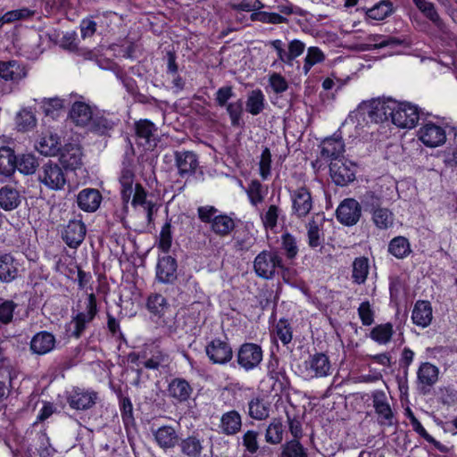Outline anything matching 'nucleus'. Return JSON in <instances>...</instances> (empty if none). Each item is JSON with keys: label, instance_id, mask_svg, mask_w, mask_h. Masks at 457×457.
<instances>
[{"label": "nucleus", "instance_id": "f257e3e1", "mask_svg": "<svg viewBox=\"0 0 457 457\" xmlns=\"http://www.w3.org/2000/svg\"><path fill=\"white\" fill-rule=\"evenodd\" d=\"M283 258L277 250H263L253 261V270L257 277L272 279L278 270H285Z\"/></svg>", "mask_w": 457, "mask_h": 457}, {"label": "nucleus", "instance_id": "f03ea898", "mask_svg": "<svg viewBox=\"0 0 457 457\" xmlns=\"http://www.w3.org/2000/svg\"><path fill=\"white\" fill-rule=\"evenodd\" d=\"M37 179L50 190H62L67 183L66 173L56 162L48 161L38 170Z\"/></svg>", "mask_w": 457, "mask_h": 457}, {"label": "nucleus", "instance_id": "7ed1b4c3", "mask_svg": "<svg viewBox=\"0 0 457 457\" xmlns=\"http://www.w3.org/2000/svg\"><path fill=\"white\" fill-rule=\"evenodd\" d=\"M393 123L398 128L412 129L420 120V109L409 102L394 101Z\"/></svg>", "mask_w": 457, "mask_h": 457}, {"label": "nucleus", "instance_id": "20e7f679", "mask_svg": "<svg viewBox=\"0 0 457 457\" xmlns=\"http://www.w3.org/2000/svg\"><path fill=\"white\" fill-rule=\"evenodd\" d=\"M97 313L96 298L94 294L87 295L85 310L78 312L71 320L74 329L71 332L72 337L79 338L87 325L93 321Z\"/></svg>", "mask_w": 457, "mask_h": 457}, {"label": "nucleus", "instance_id": "39448f33", "mask_svg": "<svg viewBox=\"0 0 457 457\" xmlns=\"http://www.w3.org/2000/svg\"><path fill=\"white\" fill-rule=\"evenodd\" d=\"M136 142L146 150H152L157 145L159 137L157 127L149 120H139L134 125Z\"/></svg>", "mask_w": 457, "mask_h": 457}, {"label": "nucleus", "instance_id": "423d86ee", "mask_svg": "<svg viewBox=\"0 0 457 457\" xmlns=\"http://www.w3.org/2000/svg\"><path fill=\"white\" fill-rule=\"evenodd\" d=\"M263 357L262 347L253 343L243 344L237 354L238 365L245 371L253 370L259 366Z\"/></svg>", "mask_w": 457, "mask_h": 457}, {"label": "nucleus", "instance_id": "0eeeda50", "mask_svg": "<svg viewBox=\"0 0 457 457\" xmlns=\"http://www.w3.org/2000/svg\"><path fill=\"white\" fill-rule=\"evenodd\" d=\"M277 52L278 60L288 66H294V61L302 55L305 49V44L298 39H293L288 43L287 49L284 48V43L280 39H275L269 43Z\"/></svg>", "mask_w": 457, "mask_h": 457}, {"label": "nucleus", "instance_id": "6e6552de", "mask_svg": "<svg viewBox=\"0 0 457 457\" xmlns=\"http://www.w3.org/2000/svg\"><path fill=\"white\" fill-rule=\"evenodd\" d=\"M292 214L298 219L305 218L313 208V199L310 190L300 187L290 191Z\"/></svg>", "mask_w": 457, "mask_h": 457}, {"label": "nucleus", "instance_id": "1a4fd4ad", "mask_svg": "<svg viewBox=\"0 0 457 457\" xmlns=\"http://www.w3.org/2000/svg\"><path fill=\"white\" fill-rule=\"evenodd\" d=\"M305 376L309 378L328 377L330 374L331 364L329 358L322 353L310 355L303 363Z\"/></svg>", "mask_w": 457, "mask_h": 457}, {"label": "nucleus", "instance_id": "9d476101", "mask_svg": "<svg viewBox=\"0 0 457 457\" xmlns=\"http://www.w3.org/2000/svg\"><path fill=\"white\" fill-rule=\"evenodd\" d=\"M329 171L332 180L337 186H346L355 179L354 165L343 158L331 162Z\"/></svg>", "mask_w": 457, "mask_h": 457}, {"label": "nucleus", "instance_id": "9b49d317", "mask_svg": "<svg viewBox=\"0 0 457 457\" xmlns=\"http://www.w3.org/2000/svg\"><path fill=\"white\" fill-rule=\"evenodd\" d=\"M205 353L214 364H226L231 361L233 351L230 345L220 338L212 339L205 346Z\"/></svg>", "mask_w": 457, "mask_h": 457}, {"label": "nucleus", "instance_id": "f8f14e48", "mask_svg": "<svg viewBox=\"0 0 457 457\" xmlns=\"http://www.w3.org/2000/svg\"><path fill=\"white\" fill-rule=\"evenodd\" d=\"M336 214L341 224L353 226L355 225L361 218V207L355 199L346 198L339 204Z\"/></svg>", "mask_w": 457, "mask_h": 457}, {"label": "nucleus", "instance_id": "ddd939ff", "mask_svg": "<svg viewBox=\"0 0 457 457\" xmlns=\"http://www.w3.org/2000/svg\"><path fill=\"white\" fill-rule=\"evenodd\" d=\"M28 67L17 61H0V79L13 84L20 83L28 76Z\"/></svg>", "mask_w": 457, "mask_h": 457}, {"label": "nucleus", "instance_id": "4468645a", "mask_svg": "<svg viewBox=\"0 0 457 457\" xmlns=\"http://www.w3.org/2000/svg\"><path fill=\"white\" fill-rule=\"evenodd\" d=\"M419 139L428 147H437L445 143V130L432 122L423 125L418 131Z\"/></svg>", "mask_w": 457, "mask_h": 457}, {"label": "nucleus", "instance_id": "2eb2a0df", "mask_svg": "<svg viewBox=\"0 0 457 457\" xmlns=\"http://www.w3.org/2000/svg\"><path fill=\"white\" fill-rule=\"evenodd\" d=\"M97 399V394L92 390L74 387L67 396L71 408L84 411L92 408Z\"/></svg>", "mask_w": 457, "mask_h": 457}, {"label": "nucleus", "instance_id": "dca6fc26", "mask_svg": "<svg viewBox=\"0 0 457 457\" xmlns=\"http://www.w3.org/2000/svg\"><path fill=\"white\" fill-rule=\"evenodd\" d=\"M175 164L181 178L194 175L199 166L197 154L193 151H176L174 153Z\"/></svg>", "mask_w": 457, "mask_h": 457}, {"label": "nucleus", "instance_id": "f3484780", "mask_svg": "<svg viewBox=\"0 0 457 457\" xmlns=\"http://www.w3.org/2000/svg\"><path fill=\"white\" fill-rule=\"evenodd\" d=\"M129 360L131 363L137 365L142 364L145 369L148 370H158L161 367H164L168 363V355L160 351L154 349L151 352V355L148 357L146 352L142 353H131L129 356Z\"/></svg>", "mask_w": 457, "mask_h": 457}, {"label": "nucleus", "instance_id": "a211bd4d", "mask_svg": "<svg viewBox=\"0 0 457 457\" xmlns=\"http://www.w3.org/2000/svg\"><path fill=\"white\" fill-rule=\"evenodd\" d=\"M86 233L85 224L81 220H72L64 227L62 238L70 248L76 249L84 241Z\"/></svg>", "mask_w": 457, "mask_h": 457}, {"label": "nucleus", "instance_id": "6ab92c4d", "mask_svg": "<svg viewBox=\"0 0 457 457\" xmlns=\"http://www.w3.org/2000/svg\"><path fill=\"white\" fill-rule=\"evenodd\" d=\"M325 218L317 213L305 225L307 230V243L312 249L322 248L325 242L323 224Z\"/></svg>", "mask_w": 457, "mask_h": 457}, {"label": "nucleus", "instance_id": "aec40b11", "mask_svg": "<svg viewBox=\"0 0 457 457\" xmlns=\"http://www.w3.org/2000/svg\"><path fill=\"white\" fill-rule=\"evenodd\" d=\"M177 261L166 255L159 258L156 266V279L162 284H172L177 279Z\"/></svg>", "mask_w": 457, "mask_h": 457}, {"label": "nucleus", "instance_id": "412c9836", "mask_svg": "<svg viewBox=\"0 0 457 457\" xmlns=\"http://www.w3.org/2000/svg\"><path fill=\"white\" fill-rule=\"evenodd\" d=\"M94 112L92 107L85 102L73 103L69 112V118L78 127H87L92 121Z\"/></svg>", "mask_w": 457, "mask_h": 457}, {"label": "nucleus", "instance_id": "4be33fe9", "mask_svg": "<svg viewBox=\"0 0 457 457\" xmlns=\"http://www.w3.org/2000/svg\"><path fill=\"white\" fill-rule=\"evenodd\" d=\"M439 370L430 362H422L417 371L420 389L426 394L438 380Z\"/></svg>", "mask_w": 457, "mask_h": 457}, {"label": "nucleus", "instance_id": "5701e85b", "mask_svg": "<svg viewBox=\"0 0 457 457\" xmlns=\"http://www.w3.org/2000/svg\"><path fill=\"white\" fill-rule=\"evenodd\" d=\"M372 403L379 422L384 425H392L394 414L385 392L375 391L372 394Z\"/></svg>", "mask_w": 457, "mask_h": 457}, {"label": "nucleus", "instance_id": "b1692460", "mask_svg": "<svg viewBox=\"0 0 457 457\" xmlns=\"http://www.w3.org/2000/svg\"><path fill=\"white\" fill-rule=\"evenodd\" d=\"M344 152L345 144L341 137H328L320 144V157L330 162L343 158Z\"/></svg>", "mask_w": 457, "mask_h": 457}, {"label": "nucleus", "instance_id": "393cba45", "mask_svg": "<svg viewBox=\"0 0 457 457\" xmlns=\"http://www.w3.org/2000/svg\"><path fill=\"white\" fill-rule=\"evenodd\" d=\"M55 343V337L52 333L40 331L33 336L29 348L33 353L44 355L54 349Z\"/></svg>", "mask_w": 457, "mask_h": 457}, {"label": "nucleus", "instance_id": "a878e982", "mask_svg": "<svg viewBox=\"0 0 457 457\" xmlns=\"http://www.w3.org/2000/svg\"><path fill=\"white\" fill-rule=\"evenodd\" d=\"M20 264L18 261L9 253L0 255V281L11 283L19 276Z\"/></svg>", "mask_w": 457, "mask_h": 457}, {"label": "nucleus", "instance_id": "bb28decb", "mask_svg": "<svg viewBox=\"0 0 457 457\" xmlns=\"http://www.w3.org/2000/svg\"><path fill=\"white\" fill-rule=\"evenodd\" d=\"M167 391L170 397L179 403H184L190 398L193 388L185 378H176L169 383Z\"/></svg>", "mask_w": 457, "mask_h": 457}, {"label": "nucleus", "instance_id": "cd10ccee", "mask_svg": "<svg viewBox=\"0 0 457 457\" xmlns=\"http://www.w3.org/2000/svg\"><path fill=\"white\" fill-rule=\"evenodd\" d=\"M22 201L21 192L11 185L4 186L0 188V207L11 212L20 206Z\"/></svg>", "mask_w": 457, "mask_h": 457}, {"label": "nucleus", "instance_id": "c85d7f7f", "mask_svg": "<svg viewBox=\"0 0 457 457\" xmlns=\"http://www.w3.org/2000/svg\"><path fill=\"white\" fill-rule=\"evenodd\" d=\"M102 201L100 192L93 188H86L81 190L78 196L77 202L79 208L85 212H92L98 209Z\"/></svg>", "mask_w": 457, "mask_h": 457}, {"label": "nucleus", "instance_id": "c756f323", "mask_svg": "<svg viewBox=\"0 0 457 457\" xmlns=\"http://www.w3.org/2000/svg\"><path fill=\"white\" fill-rule=\"evenodd\" d=\"M60 162L63 167L76 170L82 164V151L78 145H68L60 154Z\"/></svg>", "mask_w": 457, "mask_h": 457}, {"label": "nucleus", "instance_id": "7c9ffc66", "mask_svg": "<svg viewBox=\"0 0 457 457\" xmlns=\"http://www.w3.org/2000/svg\"><path fill=\"white\" fill-rule=\"evenodd\" d=\"M248 415L255 420H265L270 416V403L262 396H254L250 399L247 404Z\"/></svg>", "mask_w": 457, "mask_h": 457}, {"label": "nucleus", "instance_id": "2f4dec72", "mask_svg": "<svg viewBox=\"0 0 457 457\" xmlns=\"http://www.w3.org/2000/svg\"><path fill=\"white\" fill-rule=\"evenodd\" d=\"M242 427V417L238 411L232 410L221 415L220 430L226 436H233L238 433Z\"/></svg>", "mask_w": 457, "mask_h": 457}, {"label": "nucleus", "instance_id": "473e14b6", "mask_svg": "<svg viewBox=\"0 0 457 457\" xmlns=\"http://www.w3.org/2000/svg\"><path fill=\"white\" fill-rule=\"evenodd\" d=\"M432 307L428 301H418L411 313L414 324L421 328H427L432 321Z\"/></svg>", "mask_w": 457, "mask_h": 457}, {"label": "nucleus", "instance_id": "72a5a7b5", "mask_svg": "<svg viewBox=\"0 0 457 457\" xmlns=\"http://www.w3.org/2000/svg\"><path fill=\"white\" fill-rule=\"evenodd\" d=\"M35 148L43 155H55L60 150V138L56 134H45L36 141Z\"/></svg>", "mask_w": 457, "mask_h": 457}, {"label": "nucleus", "instance_id": "f704fd0d", "mask_svg": "<svg viewBox=\"0 0 457 457\" xmlns=\"http://www.w3.org/2000/svg\"><path fill=\"white\" fill-rule=\"evenodd\" d=\"M154 439L157 445L163 449L174 447L178 441L179 436L171 426H162L154 432Z\"/></svg>", "mask_w": 457, "mask_h": 457}, {"label": "nucleus", "instance_id": "c9c22d12", "mask_svg": "<svg viewBox=\"0 0 457 457\" xmlns=\"http://www.w3.org/2000/svg\"><path fill=\"white\" fill-rule=\"evenodd\" d=\"M395 100L388 99L383 102H378L374 104L369 112L370 118L375 122H383L389 118L393 121L394 105L392 104Z\"/></svg>", "mask_w": 457, "mask_h": 457}, {"label": "nucleus", "instance_id": "e433bc0d", "mask_svg": "<svg viewBox=\"0 0 457 457\" xmlns=\"http://www.w3.org/2000/svg\"><path fill=\"white\" fill-rule=\"evenodd\" d=\"M134 171L129 165H124L119 181L121 187V198L125 204H128L133 193Z\"/></svg>", "mask_w": 457, "mask_h": 457}, {"label": "nucleus", "instance_id": "4c0bfd02", "mask_svg": "<svg viewBox=\"0 0 457 457\" xmlns=\"http://www.w3.org/2000/svg\"><path fill=\"white\" fill-rule=\"evenodd\" d=\"M17 156L14 151L8 146L0 148V174L11 176L17 166Z\"/></svg>", "mask_w": 457, "mask_h": 457}, {"label": "nucleus", "instance_id": "58836bf2", "mask_svg": "<svg viewBox=\"0 0 457 457\" xmlns=\"http://www.w3.org/2000/svg\"><path fill=\"white\" fill-rule=\"evenodd\" d=\"M131 196H133L131 201L132 205L143 206L146 212V218L150 222L155 204L150 201H146L147 194L145 188L140 184H136Z\"/></svg>", "mask_w": 457, "mask_h": 457}, {"label": "nucleus", "instance_id": "ea45409f", "mask_svg": "<svg viewBox=\"0 0 457 457\" xmlns=\"http://www.w3.org/2000/svg\"><path fill=\"white\" fill-rule=\"evenodd\" d=\"M235 227L234 220L227 214H219L211 224L212 231L221 237L228 236Z\"/></svg>", "mask_w": 457, "mask_h": 457}, {"label": "nucleus", "instance_id": "a19ab883", "mask_svg": "<svg viewBox=\"0 0 457 457\" xmlns=\"http://www.w3.org/2000/svg\"><path fill=\"white\" fill-rule=\"evenodd\" d=\"M265 107V96L261 89L249 92L245 103L246 111L253 116L260 114Z\"/></svg>", "mask_w": 457, "mask_h": 457}, {"label": "nucleus", "instance_id": "79ce46f5", "mask_svg": "<svg viewBox=\"0 0 457 457\" xmlns=\"http://www.w3.org/2000/svg\"><path fill=\"white\" fill-rule=\"evenodd\" d=\"M388 252L397 259L405 258L411 252L409 240L401 236L394 237L388 245Z\"/></svg>", "mask_w": 457, "mask_h": 457}, {"label": "nucleus", "instance_id": "37998d69", "mask_svg": "<svg viewBox=\"0 0 457 457\" xmlns=\"http://www.w3.org/2000/svg\"><path fill=\"white\" fill-rule=\"evenodd\" d=\"M371 219L378 228L387 229L393 226L395 215L388 208L381 207L371 212Z\"/></svg>", "mask_w": 457, "mask_h": 457}, {"label": "nucleus", "instance_id": "c03bdc74", "mask_svg": "<svg viewBox=\"0 0 457 457\" xmlns=\"http://www.w3.org/2000/svg\"><path fill=\"white\" fill-rule=\"evenodd\" d=\"M16 169L25 175L34 174L39 166L37 157L32 154H23L17 157Z\"/></svg>", "mask_w": 457, "mask_h": 457}, {"label": "nucleus", "instance_id": "a18cd8bd", "mask_svg": "<svg viewBox=\"0 0 457 457\" xmlns=\"http://www.w3.org/2000/svg\"><path fill=\"white\" fill-rule=\"evenodd\" d=\"M393 325L391 323L379 324L370 331V338L379 345L390 342L393 336Z\"/></svg>", "mask_w": 457, "mask_h": 457}, {"label": "nucleus", "instance_id": "49530a36", "mask_svg": "<svg viewBox=\"0 0 457 457\" xmlns=\"http://www.w3.org/2000/svg\"><path fill=\"white\" fill-rule=\"evenodd\" d=\"M417 6V8L429 20L431 21L436 27L441 28L443 25V21L440 18L438 12H436L435 5L431 2H428L427 0H412Z\"/></svg>", "mask_w": 457, "mask_h": 457}, {"label": "nucleus", "instance_id": "de8ad7c7", "mask_svg": "<svg viewBox=\"0 0 457 457\" xmlns=\"http://www.w3.org/2000/svg\"><path fill=\"white\" fill-rule=\"evenodd\" d=\"M284 427L280 420L274 419L267 427L265 440L271 445H278L283 439Z\"/></svg>", "mask_w": 457, "mask_h": 457}, {"label": "nucleus", "instance_id": "09e8293b", "mask_svg": "<svg viewBox=\"0 0 457 457\" xmlns=\"http://www.w3.org/2000/svg\"><path fill=\"white\" fill-rule=\"evenodd\" d=\"M369 273V261L365 257L356 258L353 263L352 278L353 282L361 285L366 281Z\"/></svg>", "mask_w": 457, "mask_h": 457}, {"label": "nucleus", "instance_id": "8fccbe9b", "mask_svg": "<svg viewBox=\"0 0 457 457\" xmlns=\"http://www.w3.org/2000/svg\"><path fill=\"white\" fill-rule=\"evenodd\" d=\"M325 60L323 52L317 46H311L307 49V54L304 58L303 70L304 74H308L311 69L318 63Z\"/></svg>", "mask_w": 457, "mask_h": 457}, {"label": "nucleus", "instance_id": "3c124183", "mask_svg": "<svg viewBox=\"0 0 457 457\" xmlns=\"http://www.w3.org/2000/svg\"><path fill=\"white\" fill-rule=\"evenodd\" d=\"M281 448V457H308L306 449L296 439L287 442Z\"/></svg>", "mask_w": 457, "mask_h": 457}, {"label": "nucleus", "instance_id": "603ef678", "mask_svg": "<svg viewBox=\"0 0 457 457\" xmlns=\"http://www.w3.org/2000/svg\"><path fill=\"white\" fill-rule=\"evenodd\" d=\"M147 309L150 312L161 316L168 307L165 297L161 294H151L146 302Z\"/></svg>", "mask_w": 457, "mask_h": 457}, {"label": "nucleus", "instance_id": "864d4df0", "mask_svg": "<svg viewBox=\"0 0 457 457\" xmlns=\"http://www.w3.org/2000/svg\"><path fill=\"white\" fill-rule=\"evenodd\" d=\"M181 452L187 457H202L201 442L193 436L184 439L180 444Z\"/></svg>", "mask_w": 457, "mask_h": 457}, {"label": "nucleus", "instance_id": "5fc2aeb1", "mask_svg": "<svg viewBox=\"0 0 457 457\" xmlns=\"http://www.w3.org/2000/svg\"><path fill=\"white\" fill-rule=\"evenodd\" d=\"M113 127V122L103 115L94 113L92 121L90 122L88 129L96 133L104 135Z\"/></svg>", "mask_w": 457, "mask_h": 457}, {"label": "nucleus", "instance_id": "6e6d98bb", "mask_svg": "<svg viewBox=\"0 0 457 457\" xmlns=\"http://www.w3.org/2000/svg\"><path fill=\"white\" fill-rule=\"evenodd\" d=\"M281 248L287 259L293 260L298 254V245L295 237L288 232L281 236Z\"/></svg>", "mask_w": 457, "mask_h": 457}, {"label": "nucleus", "instance_id": "4d7b16f0", "mask_svg": "<svg viewBox=\"0 0 457 457\" xmlns=\"http://www.w3.org/2000/svg\"><path fill=\"white\" fill-rule=\"evenodd\" d=\"M280 208L276 204H271L261 215L262 224L266 229H273L277 227L278 219L280 214Z\"/></svg>", "mask_w": 457, "mask_h": 457}, {"label": "nucleus", "instance_id": "13d9d810", "mask_svg": "<svg viewBox=\"0 0 457 457\" xmlns=\"http://www.w3.org/2000/svg\"><path fill=\"white\" fill-rule=\"evenodd\" d=\"M252 21L269 24L287 23V19L277 12H255L251 14Z\"/></svg>", "mask_w": 457, "mask_h": 457}, {"label": "nucleus", "instance_id": "bf43d9fd", "mask_svg": "<svg viewBox=\"0 0 457 457\" xmlns=\"http://www.w3.org/2000/svg\"><path fill=\"white\" fill-rule=\"evenodd\" d=\"M392 12V4L387 1H381L372 8L369 9L367 15L369 18L381 21L390 15Z\"/></svg>", "mask_w": 457, "mask_h": 457}, {"label": "nucleus", "instance_id": "052dcab7", "mask_svg": "<svg viewBox=\"0 0 457 457\" xmlns=\"http://www.w3.org/2000/svg\"><path fill=\"white\" fill-rule=\"evenodd\" d=\"M258 436L259 433L255 430H247L242 436V445L245 452L252 455L255 454L260 448Z\"/></svg>", "mask_w": 457, "mask_h": 457}, {"label": "nucleus", "instance_id": "680f3d73", "mask_svg": "<svg viewBox=\"0 0 457 457\" xmlns=\"http://www.w3.org/2000/svg\"><path fill=\"white\" fill-rule=\"evenodd\" d=\"M16 307L17 304L13 301L0 298V322L3 324L12 322Z\"/></svg>", "mask_w": 457, "mask_h": 457}, {"label": "nucleus", "instance_id": "e2e57ef3", "mask_svg": "<svg viewBox=\"0 0 457 457\" xmlns=\"http://www.w3.org/2000/svg\"><path fill=\"white\" fill-rule=\"evenodd\" d=\"M370 39L374 42V48L396 47L402 46L404 41L395 37H384L382 35H373Z\"/></svg>", "mask_w": 457, "mask_h": 457}, {"label": "nucleus", "instance_id": "0e129e2a", "mask_svg": "<svg viewBox=\"0 0 457 457\" xmlns=\"http://www.w3.org/2000/svg\"><path fill=\"white\" fill-rule=\"evenodd\" d=\"M172 242V234H171V224L170 220H167L160 232L159 237V248L162 249L164 253H168L170 249Z\"/></svg>", "mask_w": 457, "mask_h": 457}, {"label": "nucleus", "instance_id": "69168bd1", "mask_svg": "<svg viewBox=\"0 0 457 457\" xmlns=\"http://www.w3.org/2000/svg\"><path fill=\"white\" fill-rule=\"evenodd\" d=\"M37 120L34 114L28 110H22L17 117V125L21 130H28L36 126Z\"/></svg>", "mask_w": 457, "mask_h": 457}, {"label": "nucleus", "instance_id": "338daca9", "mask_svg": "<svg viewBox=\"0 0 457 457\" xmlns=\"http://www.w3.org/2000/svg\"><path fill=\"white\" fill-rule=\"evenodd\" d=\"M361 204L365 210L373 212L374 210L381 208V198L377 195L374 192L368 191L361 196Z\"/></svg>", "mask_w": 457, "mask_h": 457}, {"label": "nucleus", "instance_id": "774afa93", "mask_svg": "<svg viewBox=\"0 0 457 457\" xmlns=\"http://www.w3.org/2000/svg\"><path fill=\"white\" fill-rule=\"evenodd\" d=\"M37 441L39 445L37 448V451L40 457H52L54 454L55 450L50 445L49 437L46 433H38Z\"/></svg>", "mask_w": 457, "mask_h": 457}]
</instances>
